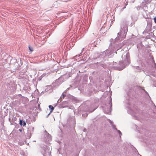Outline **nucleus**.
<instances>
[{"instance_id":"f257e3e1","label":"nucleus","mask_w":156,"mask_h":156,"mask_svg":"<svg viewBox=\"0 0 156 156\" xmlns=\"http://www.w3.org/2000/svg\"><path fill=\"white\" fill-rule=\"evenodd\" d=\"M48 107L49 108L51 109L50 112H51L54 110L53 107L51 105H49Z\"/></svg>"},{"instance_id":"f03ea898","label":"nucleus","mask_w":156,"mask_h":156,"mask_svg":"<svg viewBox=\"0 0 156 156\" xmlns=\"http://www.w3.org/2000/svg\"><path fill=\"white\" fill-rule=\"evenodd\" d=\"M29 49L30 51H33V49L31 47L29 46Z\"/></svg>"},{"instance_id":"7ed1b4c3","label":"nucleus","mask_w":156,"mask_h":156,"mask_svg":"<svg viewBox=\"0 0 156 156\" xmlns=\"http://www.w3.org/2000/svg\"><path fill=\"white\" fill-rule=\"evenodd\" d=\"M19 124L21 126H22L23 125V121H22V120H20V121Z\"/></svg>"},{"instance_id":"20e7f679","label":"nucleus","mask_w":156,"mask_h":156,"mask_svg":"<svg viewBox=\"0 0 156 156\" xmlns=\"http://www.w3.org/2000/svg\"><path fill=\"white\" fill-rule=\"evenodd\" d=\"M154 22L155 23H156V17H154Z\"/></svg>"},{"instance_id":"39448f33","label":"nucleus","mask_w":156,"mask_h":156,"mask_svg":"<svg viewBox=\"0 0 156 156\" xmlns=\"http://www.w3.org/2000/svg\"><path fill=\"white\" fill-rule=\"evenodd\" d=\"M26 125V123L25 122H23V126H25Z\"/></svg>"}]
</instances>
